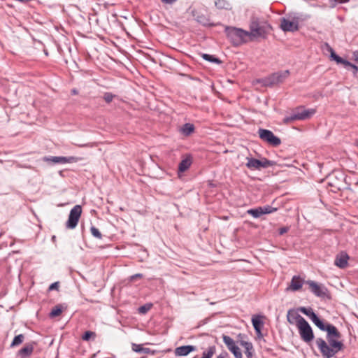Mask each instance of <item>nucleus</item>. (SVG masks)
Here are the masks:
<instances>
[{
    "mask_svg": "<svg viewBox=\"0 0 358 358\" xmlns=\"http://www.w3.org/2000/svg\"><path fill=\"white\" fill-rule=\"evenodd\" d=\"M312 322L322 331H327L328 343L321 338L316 340V344L324 358H331L339 351L343 350V342L338 341L341 334L337 328L331 324L325 323L317 315L313 316Z\"/></svg>",
    "mask_w": 358,
    "mask_h": 358,
    "instance_id": "nucleus-1",
    "label": "nucleus"
},
{
    "mask_svg": "<svg viewBox=\"0 0 358 358\" xmlns=\"http://www.w3.org/2000/svg\"><path fill=\"white\" fill-rule=\"evenodd\" d=\"M293 311L289 310L287 313V320L289 322L292 323L291 317L296 320V327L299 330L301 338L306 343L311 342L314 338V334L313 329L308 322L299 314H292Z\"/></svg>",
    "mask_w": 358,
    "mask_h": 358,
    "instance_id": "nucleus-2",
    "label": "nucleus"
},
{
    "mask_svg": "<svg viewBox=\"0 0 358 358\" xmlns=\"http://www.w3.org/2000/svg\"><path fill=\"white\" fill-rule=\"evenodd\" d=\"M249 27L248 36L250 41L257 38H266L271 29V25L267 22L259 20V18L255 17L251 18Z\"/></svg>",
    "mask_w": 358,
    "mask_h": 358,
    "instance_id": "nucleus-3",
    "label": "nucleus"
},
{
    "mask_svg": "<svg viewBox=\"0 0 358 358\" xmlns=\"http://www.w3.org/2000/svg\"><path fill=\"white\" fill-rule=\"evenodd\" d=\"M224 32L234 46H239L246 43L250 40L248 31L241 28L227 26Z\"/></svg>",
    "mask_w": 358,
    "mask_h": 358,
    "instance_id": "nucleus-4",
    "label": "nucleus"
},
{
    "mask_svg": "<svg viewBox=\"0 0 358 358\" xmlns=\"http://www.w3.org/2000/svg\"><path fill=\"white\" fill-rule=\"evenodd\" d=\"M299 17L296 15H289L287 17L280 19V29L285 32H294L299 29Z\"/></svg>",
    "mask_w": 358,
    "mask_h": 358,
    "instance_id": "nucleus-5",
    "label": "nucleus"
},
{
    "mask_svg": "<svg viewBox=\"0 0 358 358\" xmlns=\"http://www.w3.org/2000/svg\"><path fill=\"white\" fill-rule=\"evenodd\" d=\"M289 75V71L288 70L278 71L264 78L262 83L266 87H272L284 82Z\"/></svg>",
    "mask_w": 358,
    "mask_h": 358,
    "instance_id": "nucleus-6",
    "label": "nucleus"
},
{
    "mask_svg": "<svg viewBox=\"0 0 358 358\" xmlns=\"http://www.w3.org/2000/svg\"><path fill=\"white\" fill-rule=\"evenodd\" d=\"M247 160L246 166L250 170H261L275 164L274 161L268 160L266 158H262L259 160L252 157H247Z\"/></svg>",
    "mask_w": 358,
    "mask_h": 358,
    "instance_id": "nucleus-7",
    "label": "nucleus"
},
{
    "mask_svg": "<svg viewBox=\"0 0 358 358\" xmlns=\"http://www.w3.org/2000/svg\"><path fill=\"white\" fill-rule=\"evenodd\" d=\"M82 214V207L80 205H76L71 210L69 215L68 220L66 222V228L73 229L78 225V221Z\"/></svg>",
    "mask_w": 358,
    "mask_h": 358,
    "instance_id": "nucleus-8",
    "label": "nucleus"
},
{
    "mask_svg": "<svg viewBox=\"0 0 358 358\" xmlns=\"http://www.w3.org/2000/svg\"><path fill=\"white\" fill-rule=\"evenodd\" d=\"M315 110H306V109H298L296 111H294L289 116H287L284 118V122L288 124L294 120H303L308 118H310L314 113Z\"/></svg>",
    "mask_w": 358,
    "mask_h": 358,
    "instance_id": "nucleus-9",
    "label": "nucleus"
},
{
    "mask_svg": "<svg viewBox=\"0 0 358 358\" xmlns=\"http://www.w3.org/2000/svg\"><path fill=\"white\" fill-rule=\"evenodd\" d=\"M259 138L273 146H278L281 143V140L275 136L273 133L268 129H259L258 131Z\"/></svg>",
    "mask_w": 358,
    "mask_h": 358,
    "instance_id": "nucleus-10",
    "label": "nucleus"
},
{
    "mask_svg": "<svg viewBox=\"0 0 358 358\" xmlns=\"http://www.w3.org/2000/svg\"><path fill=\"white\" fill-rule=\"evenodd\" d=\"M309 285L310 292L318 297H324L327 296V289L321 284H319L313 280H307L306 282Z\"/></svg>",
    "mask_w": 358,
    "mask_h": 358,
    "instance_id": "nucleus-11",
    "label": "nucleus"
},
{
    "mask_svg": "<svg viewBox=\"0 0 358 358\" xmlns=\"http://www.w3.org/2000/svg\"><path fill=\"white\" fill-rule=\"evenodd\" d=\"M222 339L228 350L234 354L236 358H243L241 351L233 338L229 336L223 335Z\"/></svg>",
    "mask_w": 358,
    "mask_h": 358,
    "instance_id": "nucleus-12",
    "label": "nucleus"
},
{
    "mask_svg": "<svg viewBox=\"0 0 358 358\" xmlns=\"http://www.w3.org/2000/svg\"><path fill=\"white\" fill-rule=\"evenodd\" d=\"M34 342L27 343L17 353V356L20 358H30L34 349Z\"/></svg>",
    "mask_w": 358,
    "mask_h": 358,
    "instance_id": "nucleus-13",
    "label": "nucleus"
},
{
    "mask_svg": "<svg viewBox=\"0 0 358 358\" xmlns=\"http://www.w3.org/2000/svg\"><path fill=\"white\" fill-rule=\"evenodd\" d=\"M76 158L74 157H45L44 161L52 162L53 164H66V163H72L74 162L76 160Z\"/></svg>",
    "mask_w": 358,
    "mask_h": 358,
    "instance_id": "nucleus-14",
    "label": "nucleus"
},
{
    "mask_svg": "<svg viewBox=\"0 0 358 358\" xmlns=\"http://www.w3.org/2000/svg\"><path fill=\"white\" fill-rule=\"evenodd\" d=\"M196 350V347L194 345H183L176 348L175 355L176 356H186L192 352Z\"/></svg>",
    "mask_w": 358,
    "mask_h": 358,
    "instance_id": "nucleus-15",
    "label": "nucleus"
},
{
    "mask_svg": "<svg viewBox=\"0 0 358 358\" xmlns=\"http://www.w3.org/2000/svg\"><path fill=\"white\" fill-rule=\"evenodd\" d=\"M131 349L134 352L137 353L150 354L155 355L156 353L155 350H152L148 348H143L141 344L132 343Z\"/></svg>",
    "mask_w": 358,
    "mask_h": 358,
    "instance_id": "nucleus-16",
    "label": "nucleus"
},
{
    "mask_svg": "<svg viewBox=\"0 0 358 358\" xmlns=\"http://www.w3.org/2000/svg\"><path fill=\"white\" fill-rule=\"evenodd\" d=\"M303 282V280L299 276L294 275L291 280L289 289L292 291H298L302 287Z\"/></svg>",
    "mask_w": 358,
    "mask_h": 358,
    "instance_id": "nucleus-17",
    "label": "nucleus"
},
{
    "mask_svg": "<svg viewBox=\"0 0 358 358\" xmlns=\"http://www.w3.org/2000/svg\"><path fill=\"white\" fill-rule=\"evenodd\" d=\"M348 256L347 255H341L337 256L334 261V264L341 268H345L348 265Z\"/></svg>",
    "mask_w": 358,
    "mask_h": 358,
    "instance_id": "nucleus-18",
    "label": "nucleus"
},
{
    "mask_svg": "<svg viewBox=\"0 0 358 358\" xmlns=\"http://www.w3.org/2000/svg\"><path fill=\"white\" fill-rule=\"evenodd\" d=\"M192 158L191 157H187L183 159L178 165V171L179 172H185L186 171L192 164Z\"/></svg>",
    "mask_w": 358,
    "mask_h": 358,
    "instance_id": "nucleus-19",
    "label": "nucleus"
},
{
    "mask_svg": "<svg viewBox=\"0 0 358 358\" xmlns=\"http://www.w3.org/2000/svg\"><path fill=\"white\" fill-rule=\"evenodd\" d=\"M241 346L245 348V353L248 358H252L253 356V345L252 343L248 341H241L240 342Z\"/></svg>",
    "mask_w": 358,
    "mask_h": 358,
    "instance_id": "nucleus-20",
    "label": "nucleus"
},
{
    "mask_svg": "<svg viewBox=\"0 0 358 358\" xmlns=\"http://www.w3.org/2000/svg\"><path fill=\"white\" fill-rule=\"evenodd\" d=\"M262 316L259 315H253L252 317V323L255 330L262 329L264 326Z\"/></svg>",
    "mask_w": 358,
    "mask_h": 358,
    "instance_id": "nucleus-21",
    "label": "nucleus"
},
{
    "mask_svg": "<svg viewBox=\"0 0 358 358\" xmlns=\"http://www.w3.org/2000/svg\"><path fill=\"white\" fill-rule=\"evenodd\" d=\"M195 127L193 124L185 123L180 128V132L185 136H189L194 131Z\"/></svg>",
    "mask_w": 358,
    "mask_h": 358,
    "instance_id": "nucleus-22",
    "label": "nucleus"
},
{
    "mask_svg": "<svg viewBox=\"0 0 358 358\" xmlns=\"http://www.w3.org/2000/svg\"><path fill=\"white\" fill-rule=\"evenodd\" d=\"M65 308H66V306L64 307L62 304H58L54 306L50 313V317H55L60 315L63 310Z\"/></svg>",
    "mask_w": 358,
    "mask_h": 358,
    "instance_id": "nucleus-23",
    "label": "nucleus"
},
{
    "mask_svg": "<svg viewBox=\"0 0 358 358\" xmlns=\"http://www.w3.org/2000/svg\"><path fill=\"white\" fill-rule=\"evenodd\" d=\"M215 5L218 9H231V3L227 0H215Z\"/></svg>",
    "mask_w": 358,
    "mask_h": 358,
    "instance_id": "nucleus-24",
    "label": "nucleus"
},
{
    "mask_svg": "<svg viewBox=\"0 0 358 358\" xmlns=\"http://www.w3.org/2000/svg\"><path fill=\"white\" fill-rule=\"evenodd\" d=\"M197 21L206 27H215L217 24L211 22L210 20L203 15L198 16Z\"/></svg>",
    "mask_w": 358,
    "mask_h": 358,
    "instance_id": "nucleus-25",
    "label": "nucleus"
},
{
    "mask_svg": "<svg viewBox=\"0 0 358 358\" xmlns=\"http://www.w3.org/2000/svg\"><path fill=\"white\" fill-rule=\"evenodd\" d=\"M247 213L255 218H259L264 215L262 208L260 207L249 209Z\"/></svg>",
    "mask_w": 358,
    "mask_h": 358,
    "instance_id": "nucleus-26",
    "label": "nucleus"
},
{
    "mask_svg": "<svg viewBox=\"0 0 358 358\" xmlns=\"http://www.w3.org/2000/svg\"><path fill=\"white\" fill-rule=\"evenodd\" d=\"M24 334H19L17 336H15L10 344V348H14L16 346L20 345L22 344L24 341Z\"/></svg>",
    "mask_w": 358,
    "mask_h": 358,
    "instance_id": "nucleus-27",
    "label": "nucleus"
},
{
    "mask_svg": "<svg viewBox=\"0 0 358 358\" xmlns=\"http://www.w3.org/2000/svg\"><path fill=\"white\" fill-rule=\"evenodd\" d=\"M299 310L309 317L311 320H313V316H317L311 308L301 307L299 308Z\"/></svg>",
    "mask_w": 358,
    "mask_h": 358,
    "instance_id": "nucleus-28",
    "label": "nucleus"
},
{
    "mask_svg": "<svg viewBox=\"0 0 358 358\" xmlns=\"http://www.w3.org/2000/svg\"><path fill=\"white\" fill-rule=\"evenodd\" d=\"M216 352V348L215 345L210 346L207 351H204L201 358H212Z\"/></svg>",
    "mask_w": 358,
    "mask_h": 358,
    "instance_id": "nucleus-29",
    "label": "nucleus"
},
{
    "mask_svg": "<svg viewBox=\"0 0 358 358\" xmlns=\"http://www.w3.org/2000/svg\"><path fill=\"white\" fill-rule=\"evenodd\" d=\"M202 58L206 61L210 62L215 63V64H221L222 62L219 58L214 57L213 55L203 53L202 54Z\"/></svg>",
    "mask_w": 358,
    "mask_h": 358,
    "instance_id": "nucleus-30",
    "label": "nucleus"
},
{
    "mask_svg": "<svg viewBox=\"0 0 358 358\" xmlns=\"http://www.w3.org/2000/svg\"><path fill=\"white\" fill-rule=\"evenodd\" d=\"M327 47H328V50H329L330 53H331V58L336 61L338 64H339L341 61H342V57H341L340 56H338V55L336 54V52H334V50H333V48L331 47H330L328 44H327Z\"/></svg>",
    "mask_w": 358,
    "mask_h": 358,
    "instance_id": "nucleus-31",
    "label": "nucleus"
},
{
    "mask_svg": "<svg viewBox=\"0 0 358 358\" xmlns=\"http://www.w3.org/2000/svg\"><path fill=\"white\" fill-rule=\"evenodd\" d=\"M152 306V303H146L143 306H141L138 308V313L140 314H145L151 309Z\"/></svg>",
    "mask_w": 358,
    "mask_h": 358,
    "instance_id": "nucleus-32",
    "label": "nucleus"
},
{
    "mask_svg": "<svg viewBox=\"0 0 358 358\" xmlns=\"http://www.w3.org/2000/svg\"><path fill=\"white\" fill-rule=\"evenodd\" d=\"M261 208H262V211H263V213L264 215L265 214H270V213H274L277 210V208H274L271 206H269V205H266V206H261Z\"/></svg>",
    "mask_w": 358,
    "mask_h": 358,
    "instance_id": "nucleus-33",
    "label": "nucleus"
},
{
    "mask_svg": "<svg viewBox=\"0 0 358 358\" xmlns=\"http://www.w3.org/2000/svg\"><path fill=\"white\" fill-rule=\"evenodd\" d=\"M90 232L92 234V235L98 238V239H101L102 238V234L99 231V230L95 227L94 226H92L90 227Z\"/></svg>",
    "mask_w": 358,
    "mask_h": 358,
    "instance_id": "nucleus-34",
    "label": "nucleus"
},
{
    "mask_svg": "<svg viewBox=\"0 0 358 358\" xmlns=\"http://www.w3.org/2000/svg\"><path fill=\"white\" fill-rule=\"evenodd\" d=\"M115 96H116V95H115V94H112V93H110V92H105V93L103 94V98L104 101H105L106 103H110V102L113 101V99Z\"/></svg>",
    "mask_w": 358,
    "mask_h": 358,
    "instance_id": "nucleus-35",
    "label": "nucleus"
},
{
    "mask_svg": "<svg viewBox=\"0 0 358 358\" xmlns=\"http://www.w3.org/2000/svg\"><path fill=\"white\" fill-rule=\"evenodd\" d=\"M96 334L93 331H87L82 336V338L83 341H89L92 336H95Z\"/></svg>",
    "mask_w": 358,
    "mask_h": 358,
    "instance_id": "nucleus-36",
    "label": "nucleus"
},
{
    "mask_svg": "<svg viewBox=\"0 0 358 358\" xmlns=\"http://www.w3.org/2000/svg\"><path fill=\"white\" fill-rule=\"evenodd\" d=\"M331 8H334L338 3H348L350 0H329Z\"/></svg>",
    "mask_w": 358,
    "mask_h": 358,
    "instance_id": "nucleus-37",
    "label": "nucleus"
},
{
    "mask_svg": "<svg viewBox=\"0 0 358 358\" xmlns=\"http://www.w3.org/2000/svg\"><path fill=\"white\" fill-rule=\"evenodd\" d=\"M289 230V227H283L279 229V235H283Z\"/></svg>",
    "mask_w": 358,
    "mask_h": 358,
    "instance_id": "nucleus-38",
    "label": "nucleus"
},
{
    "mask_svg": "<svg viewBox=\"0 0 358 358\" xmlns=\"http://www.w3.org/2000/svg\"><path fill=\"white\" fill-rule=\"evenodd\" d=\"M58 288H59V282H53L49 287L50 290L58 289Z\"/></svg>",
    "mask_w": 358,
    "mask_h": 358,
    "instance_id": "nucleus-39",
    "label": "nucleus"
},
{
    "mask_svg": "<svg viewBox=\"0 0 358 358\" xmlns=\"http://www.w3.org/2000/svg\"><path fill=\"white\" fill-rule=\"evenodd\" d=\"M143 277V274L141 273H136L130 277V280L133 281L137 278H142Z\"/></svg>",
    "mask_w": 358,
    "mask_h": 358,
    "instance_id": "nucleus-40",
    "label": "nucleus"
},
{
    "mask_svg": "<svg viewBox=\"0 0 358 358\" xmlns=\"http://www.w3.org/2000/svg\"><path fill=\"white\" fill-rule=\"evenodd\" d=\"M339 64H343L345 67L350 66V65H351V62L344 59L343 58H342V61Z\"/></svg>",
    "mask_w": 358,
    "mask_h": 358,
    "instance_id": "nucleus-41",
    "label": "nucleus"
},
{
    "mask_svg": "<svg viewBox=\"0 0 358 358\" xmlns=\"http://www.w3.org/2000/svg\"><path fill=\"white\" fill-rule=\"evenodd\" d=\"M163 3L172 5L177 0H161Z\"/></svg>",
    "mask_w": 358,
    "mask_h": 358,
    "instance_id": "nucleus-42",
    "label": "nucleus"
},
{
    "mask_svg": "<svg viewBox=\"0 0 358 358\" xmlns=\"http://www.w3.org/2000/svg\"><path fill=\"white\" fill-rule=\"evenodd\" d=\"M255 332L257 334V336L259 338H261L263 337V334L262 333V329H257V330H255Z\"/></svg>",
    "mask_w": 358,
    "mask_h": 358,
    "instance_id": "nucleus-43",
    "label": "nucleus"
},
{
    "mask_svg": "<svg viewBox=\"0 0 358 358\" xmlns=\"http://www.w3.org/2000/svg\"><path fill=\"white\" fill-rule=\"evenodd\" d=\"M228 357V353L224 352L222 354H220V355H218L216 358H227Z\"/></svg>",
    "mask_w": 358,
    "mask_h": 358,
    "instance_id": "nucleus-44",
    "label": "nucleus"
},
{
    "mask_svg": "<svg viewBox=\"0 0 358 358\" xmlns=\"http://www.w3.org/2000/svg\"><path fill=\"white\" fill-rule=\"evenodd\" d=\"M353 58L355 59V60L358 62V50L357 51H355L353 52Z\"/></svg>",
    "mask_w": 358,
    "mask_h": 358,
    "instance_id": "nucleus-45",
    "label": "nucleus"
},
{
    "mask_svg": "<svg viewBox=\"0 0 358 358\" xmlns=\"http://www.w3.org/2000/svg\"><path fill=\"white\" fill-rule=\"evenodd\" d=\"M350 66L354 69L355 73H356L358 71V67L356 65L351 63V65H350Z\"/></svg>",
    "mask_w": 358,
    "mask_h": 358,
    "instance_id": "nucleus-46",
    "label": "nucleus"
},
{
    "mask_svg": "<svg viewBox=\"0 0 358 358\" xmlns=\"http://www.w3.org/2000/svg\"><path fill=\"white\" fill-rule=\"evenodd\" d=\"M79 147L83 148V147H92L93 144L92 143H86V144H80L78 145Z\"/></svg>",
    "mask_w": 358,
    "mask_h": 358,
    "instance_id": "nucleus-47",
    "label": "nucleus"
},
{
    "mask_svg": "<svg viewBox=\"0 0 358 358\" xmlns=\"http://www.w3.org/2000/svg\"><path fill=\"white\" fill-rule=\"evenodd\" d=\"M330 185H334L333 184V182H330ZM335 185L337 187V188H338V189H340L341 188V187L340 186V185H339L338 183L336 184Z\"/></svg>",
    "mask_w": 358,
    "mask_h": 358,
    "instance_id": "nucleus-48",
    "label": "nucleus"
},
{
    "mask_svg": "<svg viewBox=\"0 0 358 358\" xmlns=\"http://www.w3.org/2000/svg\"><path fill=\"white\" fill-rule=\"evenodd\" d=\"M71 94H75V95H76V94H78V91H77V90H76V89L72 90H71Z\"/></svg>",
    "mask_w": 358,
    "mask_h": 358,
    "instance_id": "nucleus-49",
    "label": "nucleus"
},
{
    "mask_svg": "<svg viewBox=\"0 0 358 358\" xmlns=\"http://www.w3.org/2000/svg\"><path fill=\"white\" fill-rule=\"evenodd\" d=\"M339 177L341 178V179H345V177H344V175L342 173H339Z\"/></svg>",
    "mask_w": 358,
    "mask_h": 358,
    "instance_id": "nucleus-50",
    "label": "nucleus"
},
{
    "mask_svg": "<svg viewBox=\"0 0 358 358\" xmlns=\"http://www.w3.org/2000/svg\"><path fill=\"white\" fill-rule=\"evenodd\" d=\"M334 176V174H333V175H331V176H330V179L331 180V179H332V178H333Z\"/></svg>",
    "mask_w": 358,
    "mask_h": 358,
    "instance_id": "nucleus-51",
    "label": "nucleus"
},
{
    "mask_svg": "<svg viewBox=\"0 0 358 358\" xmlns=\"http://www.w3.org/2000/svg\"><path fill=\"white\" fill-rule=\"evenodd\" d=\"M357 145H358V140H357Z\"/></svg>",
    "mask_w": 358,
    "mask_h": 358,
    "instance_id": "nucleus-52",
    "label": "nucleus"
},
{
    "mask_svg": "<svg viewBox=\"0 0 358 358\" xmlns=\"http://www.w3.org/2000/svg\"><path fill=\"white\" fill-rule=\"evenodd\" d=\"M194 358H196V357H194Z\"/></svg>",
    "mask_w": 358,
    "mask_h": 358,
    "instance_id": "nucleus-53",
    "label": "nucleus"
}]
</instances>
